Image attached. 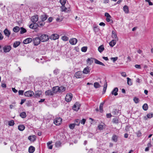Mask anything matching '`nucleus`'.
Wrapping results in <instances>:
<instances>
[{
    "label": "nucleus",
    "instance_id": "obj_1",
    "mask_svg": "<svg viewBox=\"0 0 153 153\" xmlns=\"http://www.w3.org/2000/svg\"><path fill=\"white\" fill-rule=\"evenodd\" d=\"M42 42H45L48 41L49 38L48 35L47 34H42L39 37Z\"/></svg>",
    "mask_w": 153,
    "mask_h": 153
},
{
    "label": "nucleus",
    "instance_id": "obj_2",
    "mask_svg": "<svg viewBox=\"0 0 153 153\" xmlns=\"http://www.w3.org/2000/svg\"><path fill=\"white\" fill-rule=\"evenodd\" d=\"M73 98V95L71 93L67 94L65 97V100L67 102H70Z\"/></svg>",
    "mask_w": 153,
    "mask_h": 153
},
{
    "label": "nucleus",
    "instance_id": "obj_3",
    "mask_svg": "<svg viewBox=\"0 0 153 153\" xmlns=\"http://www.w3.org/2000/svg\"><path fill=\"white\" fill-rule=\"evenodd\" d=\"M62 121V119L59 117L55 118L54 120V123L56 125L58 126L61 124Z\"/></svg>",
    "mask_w": 153,
    "mask_h": 153
},
{
    "label": "nucleus",
    "instance_id": "obj_4",
    "mask_svg": "<svg viewBox=\"0 0 153 153\" xmlns=\"http://www.w3.org/2000/svg\"><path fill=\"white\" fill-rule=\"evenodd\" d=\"M34 94L33 91L31 90L26 91L24 93V95L26 97H31Z\"/></svg>",
    "mask_w": 153,
    "mask_h": 153
},
{
    "label": "nucleus",
    "instance_id": "obj_5",
    "mask_svg": "<svg viewBox=\"0 0 153 153\" xmlns=\"http://www.w3.org/2000/svg\"><path fill=\"white\" fill-rule=\"evenodd\" d=\"M33 41L34 45L35 46H37L40 43L41 40L39 37H37L34 38Z\"/></svg>",
    "mask_w": 153,
    "mask_h": 153
},
{
    "label": "nucleus",
    "instance_id": "obj_6",
    "mask_svg": "<svg viewBox=\"0 0 153 153\" xmlns=\"http://www.w3.org/2000/svg\"><path fill=\"white\" fill-rule=\"evenodd\" d=\"M91 70L90 67L87 66L86 68H84L82 71L83 73L85 74H89Z\"/></svg>",
    "mask_w": 153,
    "mask_h": 153
},
{
    "label": "nucleus",
    "instance_id": "obj_7",
    "mask_svg": "<svg viewBox=\"0 0 153 153\" xmlns=\"http://www.w3.org/2000/svg\"><path fill=\"white\" fill-rule=\"evenodd\" d=\"M38 15H35L32 16L31 18V22L34 24H36V22L38 20Z\"/></svg>",
    "mask_w": 153,
    "mask_h": 153
},
{
    "label": "nucleus",
    "instance_id": "obj_8",
    "mask_svg": "<svg viewBox=\"0 0 153 153\" xmlns=\"http://www.w3.org/2000/svg\"><path fill=\"white\" fill-rule=\"evenodd\" d=\"M11 47L10 45H5L3 48L4 52L7 53L11 50Z\"/></svg>",
    "mask_w": 153,
    "mask_h": 153
},
{
    "label": "nucleus",
    "instance_id": "obj_9",
    "mask_svg": "<svg viewBox=\"0 0 153 153\" xmlns=\"http://www.w3.org/2000/svg\"><path fill=\"white\" fill-rule=\"evenodd\" d=\"M80 105L79 102H76L75 103L73 107V109L76 111H77L79 109Z\"/></svg>",
    "mask_w": 153,
    "mask_h": 153
},
{
    "label": "nucleus",
    "instance_id": "obj_10",
    "mask_svg": "<svg viewBox=\"0 0 153 153\" xmlns=\"http://www.w3.org/2000/svg\"><path fill=\"white\" fill-rule=\"evenodd\" d=\"M82 73L81 71H79L76 72L74 76L76 78H81L82 76Z\"/></svg>",
    "mask_w": 153,
    "mask_h": 153
},
{
    "label": "nucleus",
    "instance_id": "obj_11",
    "mask_svg": "<svg viewBox=\"0 0 153 153\" xmlns=\"http://www.w3.org/2000/svg\"><path fill=\"white\" fill-rule=\"evenodd\" d=\"M42 91H38L35 92V93H34V97L38 98L40 97L42 94Z\"/></svg>",
    "mask_w": 153,
    "mask_h": 153
},
{
    "label": "nucleus",
    "instance_id": "obj_12",
    "mask_svg": "<svg viewBox=\"0 0 153 153\" xmlns=\"http://www.w3.org/2000/svg\"><path fill=\"white\" fill-rule=\"evenodd\" d=\"M56 21L57 22H60L62 21L63 17L62 16L56 15Z\"/></svg>",
    "mask_w": 153,
    "mask_h": 153
},
{
    "label": "nucleus",
    "instance_id": "obj_13",
    "mask_svg": "<svg viewBox=\"0 0 153 153\" xmlns=\"http://www.w3.org/2000/svg\"><path fill=\"white\" fill-rule=\"evenodd\" d=\"M59 38V35L57 34H52L50 37L51 39L55 40L58 39Z\"/></svg>",
    "mask_w": 153,
    "mask_h": 153
},
{
    "label": "nucleus",
    "instance_id": "obj_14",
    "mask_svg": "<svg viewBox=\"0 0 153 153\" xmlns=\"http://www.w3.org/2000/svg\"><path fill=\"white\" fill-rule=\"evenodd\" d=\"M95 59H96L93 58H88L87 60V64L89 65H91L93 62L94 61Z\"/></svg>",
    "mask_w": 153,
    "mask_h": 153
},
{
    "label": "nucleus",
    "instance_id": "obj_15",
    "mask_svg": "<svg viewBox=\"0 0 153 153\" xmlns=\"http://www.w3.org/2000/svg\"><path fill=\"white\" fill-rule=\"evenodd\" d=\"M77 41V39L75 38L71 39L69 41L70 43L72 45H75Z\"/></svg>",
    "mask_w": 153,
    "mask_h": 153
},
{
    "label": "nucleus",
    "instance_id": "obj_16",
    "mask_svg": "<svg viewBox=\"0 0 153 153\" xmlns=\"http://www.w3.org/2000/svg\"><path fill=\"white\" fill-rule=\"evenodd\" d=\"M32 41V40L31 38H28L25 39L23 41V43L24 44H26L30 43Z\"/></svg>",
    "mask_w": 153,
    "mask_h": 153
},
{
    "label": "nucleus",
    "instance_id": "obj_17",
    "mask_svg": "<svg viewBox=\"0 0 153 153\" xmlns=\"http://www.w3.org/2000/svg\"><path fill=\"white\" fill-rule=\"evenodd\" d=\"M118 90V89L116 87L114 88L111 92V94L115 96L117 95H118L117 92Z\"/></svg>",
    "mask_w": 153,
    "mask_h": 153
},
{
    "label": "nucleus",
    "instance_id": "obj_18",
    "mask_svg": "<svg viewBox=\"0 0 153 153\" xmlns=\"http://www.w3.org/2000/svg\"><path fill=\"white\" fill-rule=\"evenodd\" d=\"M4 32L5 35L7 37H9L11 32L7 28H6L4 31Z\"/></svg>",
    "mask_w": 153,
    "mask_h": 153
},
{
    "label": "nucleus",
    "instance_id": "obj_19",
    "mask_svg": "<svg viewBox=\"0 0 153 153\" xmlns=\"http://www.w3.org/2000/svg\"><path fill=\"white\" fill-rule=\"evenodd\" d=\"M28 139L31 141H34L36 139V137L35 135L30 136L28 137Z\"/></svg>",
    "mask_w": 153,
    "mask_h": 153
},
{
    "label": "nucleus",
    "instance_id": "obj_20",
    "mask_svg": "<svg viewBox=\"0 0 153 153\" xmlns=\"http://www.w3.org/2000/svg\"><path fill=\"white\" fill-rule=\"evenodd\" d=\"M45 94L46 95H53V91L49 90L45 92Z\"/></svg>",
    "mask_w": 153,
    "mask_h": 153
},
{
    "label": "nucleus",
    "instance_id": "obj_21",
    "mask_svg": "<svg viewBox=\"0 0 153 153\" xmlns=\"http://www.w3.org/2000/svg\"><path fill=\"white\" fill-rule=\"evenodd\" d=\"M111 37L113 39H115L118 40V38L116 32L114 31H112Z\"/></svg>",
    "mask_w": 153,
    "mask_h": 153
},
{
    "label": "nucleus",
    "instance_id": "obj_22",
    "mask_svg": "<svg viewBox=\"0 0 153 153\" xmlns=\"http://www.w3.org/2000/svg\"><path fill=\"white\" fill-rule=\"evenodd\" d=\"M55 146L56 148H59L61 147V142L59 141H56L55 143Z\"/></svg>",
    "mask_w": 153,
    "mask_h": 153
},
{
    "label": "nucleus",
    "instance_id": "obj_23",
    "mask_svg": "<svg viewBox=\"0 0 153 153\" xmlns=\"http://www.w3.org/2000/svg\"><path fill=\"white\" fill-rule=\"evenodd\" d=\"M48 17V16L47 15L44 14L41 15V19L42 21L44 22L46 20Z\"/></svg>",
    "mask_w": 153,
    "mask_h": 153
},
{
    "label": "nucleus",
    "instance_id": "obj_24",
    "mask_svg": "<svg viewBox=\"0 0 153 153\" xmlns=\"http://www.w3.org/2000/svg\"><path fill=\"white\" fill-rule=\"evenodd\" d=\"M116 44V40L115 39H113L109 43L110 46L111 47H113Z\"/></svg>",
    "mask_w": 153,
    "mask_h": 153
},
{
    "label": "nucleus",
    "instance_id": "obj_25",
    "mask_svg": "<svg viewBox=\"0 0 153 153\" xmlns=\"http://www.w3.org/2000/svg\"><path fill=\"white\" fill-rule=\"evenodd\" d=\"M58 88L59 89V92H60L65 91L66 89L65 87L62 86H61L59 87H58Z\"/></svg>",
    "mask_w": 153,
    "mask_h": 153
},
{
    "label": "nucleus",
    "instance_id": "obj_26",
    "mask_svg": "<svg viewBox=\"0 0 153 153\" xmlns=\"http://www.w3.org/2000/svg\"><path fill=\"white\" fill-rule=\"evenodd\" d=\"M45 24V22H44L41 20V21L38 22L37 23H36V25L39 27H41L44 25Z\"/></svg>",
    "mask_w": 153,
    "mask_h": 153
},
{
    "label": "nucleus",
    "instance_id": "obj_27",
    "mask_svg": "<svg viewBox=\"0 0 153 153\" xmlns=\"http://www.w3.org/2000/svg\"><path fill=\"white\" fill-rule=\"evenodd\" d=\"M105 102L104 101L103 102L101 103L100 105L99 109L100 112H102L103 111V107L104 104L105 103Z\"/></svg>",
    "mask_w": 153,
    "mask_h": 153
},
{
    "label": "nucleus",
    "instance_id": "obj_28",
    "mask_svg": "<svg viewBox=\"0 0 153 153\" xmlns=\"http://www.w3.org/2000/svg\"><path fill=\"white\" fill-rule=\"evenodd\" d=\"M35 149V148L34 147L30 146L29 148L28 152L29 153H32L34 151Z\"/></svg>",
    "mask_w": 153,
    "mask_h": 153
},
{
    "label": "nucleus",
    "instance_id": "obj_29",
    "mask_svg": "<svg viewBox=\"0 0 153 153\" xmlns=\"http://www.w3.org/2000/svg\"><path fill=\"white\" fill-rule=\"evenodd\" d=\"M94 62L96 64L100 65L103 66H105V65L103 63L99 61L96 59H94Z\"/></svg>",
    "mask_w": 153,
    "mask_h": 153
},
{
    "label": "nucleus",
    "instance_id": "obj_30",
    "mask_svg": "<svg viewBox=\"0 0 153 153\" xmlns=\"http://www.w3.org/2000/svg\"><path fill=\"white\" fill-rule=\"evenodd\" d=\"M25 126L23 125H20L18 126V129L20 131H23L25 129Z\"/></svg>",
    "mask_w": 153,
    "mask_h": 153
},
{
    "label": "nucleus",
    "instance_id": "obj_31",
    "mask_svg": "<svg viewBox=\"0 0 153 153\" xmlns=\"http://www.w3.org/2000/svg\"><path fill=\"white\" fill-rule=\"evenodd\" d=\"M58 88V86H55L53 87L52 88V91L53 93H55L57 92H59V89Z\"/></svg>",
    "mask_w": 153,
    "mask_h": 153
},
{
    "label": "nucleus",
    "instance_id": "obj_32",
    "mask_svg": "<svg viewBox=\"0 0 153 153\" xmlns=\"http://www.w3.org/2000/svg\"><path fill=\"white\" fill-rule=\"evenodd\" d=\"M118 137L115 134H114L113 135L112 139V140L114 142H117V141Z\"/></svg>",
    "mask_w": 153,
    "mask_h": 153
},
{
    "label": "nucleus",
    "instance_id": "obj_33",
    "mask_svg": "<svg viewBox=\"0 0 153 153\" xmlns=\"http://www.w3.org/2000/svg\"><path fill=\"white\" fill-rule=\"evenodd\" d=\"M20 44L19 41H16L13 44V46L14 48H16L19 46Z\"/></svg>",
    "mask_w": 153,
    "mask_h": 153
},
{
    "label": "nucleus",
    "instance_id": "obj_34",
    "mask_svg": "<svg viewBox=\"0 0 153 153\" xmlns=\"http://www.w3.org/2000/svg\"><path fill=\"white\" fill-rule=\"evenodd\" d=\"M52 143V141H51L48 142L47 143V145L48 147V148L49 149H52L53 147V145H51V144Z\"/></svg>",
    "mask_w": 153,
    "mask_h": 153
},
{
    "label": "nucleus",
    "instance_id": "obj_35",
    "mask_svg": "<svg viewBox=\"0 0 153 153\" xmlns=\"http://www.w3.org/2000/svg\"><path fill=\"white\" fill-rule=\"evenodd\" d=\"M104 49V48L103 45H100L98 48V50L99 51L100 53L102 52Z\"/></svg>",
    "mask_w": 153,
    "mask_h": 153
},
{
    "label": "nucleus",
    "instance_id": "obj_36",
    "mask_svg": "<svg viewBox=\"0 0 153 153\" xmlns=\"http://www.w3.org/2000/svg\"><path fill=\"white\" fill-rule=\"evenodd\" d=\"M20 33L21 34H23L27 31L23 27H21L20 28Z\"/></svg>",
    "mask_w": 153,
    "mask_h": 153
},
{
    "label": "nucleus",
    "instance_id": "obj_37",
    "mask_svg": "<svg viewBox=\"0 0 153 153\" xmlns=\"http://www.w3.org/2000/svg\"><path fill=\"white\" fill-rule=\"evenodd\" d=\"M123 9L124 11L126 13H128L129 12L128 7L126 6H124L123 7Z\"/></svg>",
    "mask_w": 153,
    "mask_h": 153
},
{
    "label": "nucleus",
    "instance_id": "obj_38",
    "mask_svg": "<svg viewBox=\"0 0 153 153\" xmlns=\"http://www.w3.org/2000/svg\"><path fill=\"white\" fill-rule=\"evenodd\" d=\"M20 28L19 27L16 26L13 28V30L14 32L17 33L20 30Z\"/></svg>",
    "mask_w": 153,
    "mask_h": 153
},
{
    "label": "nucleus",
    "instance_id": "obj_39",
    "mask_svg": "<svg viewBox=\"0 0 153 153\" xmlns=\"http://www.w3.org/2000/svg\"><path fill=\"white\" fill-rule=\"evenodd\" d=\"M61 8L62 11L67 12L68 11L67 9L65 7L64 5H62L61 7Z\"/></svg>",
    "mask_w": 153,
    "mask_h": 153
},
{
    "label": "nucleus",
    "instance_id": "obj_40",
    "mask_svg": "<svg viewBox=\"0 0 153 153\" xmlns=\"http://www.w3.org/2000/svg\"><path fill=\"white\" fill-rule=\"evenodd\" d=\"M20 116L23 118H24L26 117V113L25 112H23L21 113L20 114Z\"/></svg>",
    "mask_w": 153,
    "mask_h": 153
},
{
    "label": "nucleus",
    "instance_id": "obj_41",
    "mask_svg": "<svg viewBox=\"0 0 153 153\" xmlns=\"http://www.w3.org/2000/svg\"><path fill=\"white\" fill-rule=\"evenodd\" d=\"M143 109L145 111H146L148 109V105L147 103L144 104L142 106Z\"/></svg>",
    "mask_w": 153,
    "mask_h": 153
},
{
    "label": "nucleus",
    "instance_id": "obj_42",
    "mask_svg": "<svg viewBox=\"0 0 153 153\" xmlns=\"http://www.w3.org/2000/svg\"><path fill=\"white\" fill-rule=\"evenodd\" d=\"M94 87L96 88H100V85L97 82H95L94 83Z\"/></svg>",
    "mask_w": 153,
    "mask_h": 153
},
{
    "label": "nucleus",
    "instance_id": "obj_43",
    "mask_svg": "<svg viewBox=\"0 0 153 153\" xmlns=\"http://www.w3.org/2000/svg\"><path fill=\"white\" fill-rule=\"evenodd\" d=\"M127 79L128 84L129 85H132V82L131 81V79L129 78V77H127Z\"/></svg>",
    "mask_w": 153,
    "mask_h": 153
},
{
    "label": "nucleus",
    "instance_id": "obj_44",
    "mask_svg": "<svg viewBox=\"0 0 153 153\" xmlns=\"http://www.w3.org/2000/svg\"><path fill=\"white\" fill-rule=\"evenodd\" d=\"M146 116L148 118H151L153 117V113H150L147 114Z\"/></svg>",
    "mask_w": 153,
    "mask_h": 153
},
{
    "label": "nucleus",
    "instance_id": "obj_45",
    "mask_svg": "<svg viewBox=\"0 0 153 153\" xmlns=\"http://www.w3.org/2000/svg\"><path fill=\"white\" fill-rule=\"evenodd\" d=\"M60 70L58 69H56L54 70L53 71V73L55 75H57L58 74H59V73Z\"/></svg>",
    "mask_w": 153,
    "mask_h": 153
},
{
    "label": "nucleus",
    "instance_id": "obj_46",
    "mask_svg": "<svg viewBox=\"0 0 153 153\" xmlns=\"http://www.w3.org/2000/svg\"><path fill=\"white\" fill-rule=\"evenodd\" d=\"M112 121L114 123L117 124L118 123V119L116 118L113 119Z\"/></svg>",
    "mask_w": 153,
    "mask_h": 153
},
{
    "label": "nucleus",
    "instance_id": "obj_47",
    "mask_svg": "<svg viewBox=\"0 0 153 153\" xmlns=\"http://www.w3.org/2000/svg\"><path fill=\"white\" fill-rule=\"evenodd\" d=\"M14 124V121L13 120H11L9 121L8 122V125L10 126H13Z\"/></svg>",
    "mask_w": 153,
    "mask_h": 153
},
{
    "label": "nucleus",
    "instance_id": "obj_48",
    "mask_svg": "<svg viewBox=\"0 0 153 153\" xmlns=\"http://www.w3.org/2000/svg\"><path fill=\"white\" fill-rule=\"evenodd\" d=\"M75 124L74 123L71 124L69 125V127L71 129H73L75 126Z\"/></svg>",
    "mask_w": 153,
    "mask_h": 153
},
{
    "label": "nucleus",
    "instance_id": "obj_49",
    "mask_svg": "<svg viewBox=\"0 0 153 153\" xmlns=\"http://www.w3.org/2000/svg\"><path fill=\"white\" fill-rule=\"evenodd\" d=\"M133 100L136 103H137L139 102V99L137 97H134L133 99Z\"/></svg>",
    "mask_w": 153,
    "mask_h": 153
},
{
    "label": "nucleus",
    "instance_id": "obj_50",
    "mask_svg": "<svg viewBox=\"0 0 153 153\" xmlns=\"http://www.w3.org/2000/svg\"><path fill=\"white\" fill-rule=\"evenodd\" d=\"M75 123L76 125L79 126L80 123V121L78 119H76L75 120Z\"/></svg>",
    "mask_w": 153,
    "mask_h": 153
},
{
    "label": "nucleus",
    "instance_id": "obj_51",
    "mask_svg": "<svg viewBox=\"0 0 153 153\" xmlns=\"http://www.w3.org/2000/svg\"><path fill=\"white\" fill-rule=\"evenodd\" d=\"M98 128L100 130H102L104 128L103 125L101 124L99 125L98 126Z\"/></svg>",
    "mask_w": 153,
    "mask_h": 153
},
{
    "label": "nucleus",
    "instance_id": "obj_52",
    "mask_svg": "<svg viewBox=\"0 0 153 153\" xmlns=\"http://www.w3.org/2000/svg\"><path fill=\"white\" fill-rule=\"evenodd\" d=\"M35 25H36V24H31L29 25V27L31 29H35L36 28V27H34Z\"/></svg>",
    "mask_w": 153,
    "mask_h": 153
},
{
    "label": "nucleus",
    "instance_id": "obj_53",
    "mask_svg": "<svg viewBox=\"0 0 153 153\" xmlns=\"http://www.w3.org/2000/svg\"><path fill=\"white\" fill-rule=\"evenodd\" d=\"M62 39L64 41H67L68 40V38L66 36H64L62 37Z\"/></svg>",
    "mask_w": 153,
    "mask_h": 153
},
{
    "label": "nucleus",
    "instance_id": "obj_54",
    "mask_svg": "<svg viewBox=\"0 0 153 153\" xmlns=\"http://www.w3.org/2000/svg\"><path fill=\"white\" fill-rule=\"evenodd\" d=\"M87 47H83L81 48V51L82 52H85L87 51Z\"/></svg>",
    "mask_w": 153,
    "mask_h": 153
},
{
    "label": "nucleus",
    "instance_id": "obj_55",
    "mask_svg": "<svg viewBox=\"0 0 153 153\" xmlns=\"http://www.w3.org/2000/svg\"><path fill=\"white\" fill-rule=\"evenodd\" d=\"M60 2L62 5H65L66 2V0H60Z\"/></svg>",
    "mask_w": 153,
    "mask_h": 153
},
{
    "label": "nucleus",
    "instance_id": "obj_56",
    "mask_svg": "<svg viewBox=\"0 0 153 153\" xmlns=\"http://www.w3.org/2000/svg\"><path fill=\"white\" fill-rule=\"evenodd\" d=\"M86 120L85 119H82V120L80 121L81 123V124H82L83 125L85 124V122H86Z\"/></svg>",
    "mask_w": 153,
    "mask_h": 153
},
{
    "label": "nucleus",
    "instance_id": "obj_57",
    "mask_svg": "<svg viewBox=\"0 0 153 153\" xmlns=\"http://www.w3.org/2000/svg\"><path fill=\"white\" fill-rule=\"evenodd\" d=\"M118 57H112L111 58V59L114 62L116 60H117Z\"/></svg>",
    "mask_w": 153,
    "mask_h": 153
},
{
    "label": "nucleus",
    "instance_id": "obj_58",
    "mask_svg": "<svg viewBox=\"0 0 153 153\" xmlns=\"http://www.w3.org/2000/svg\"><path fill=\"white\" fill-rule=\"evenodd\" d=\"M53 18L52 17H50L48 18V22H52L53 20Z\"/></svg>",
    "mask_w": 153,
    "mask_h": 153
},
{
    "label": "nucleus",
    "instance_id": "obj_59",
    "mask_svg": "<svg viewBox=\"0 0 153 153\" xmlns=\"http://www.w3.org/2000/svg\"><path fill=\"white\" fill-rule=\"evenodd\" d=\"M137 136L138 137H140L141 135V133L140 131H139L137 133Z\"/></svg>",
    "mask_w": 153,
    "mask_h": 153
},
{
    "label": "nucleus",
    "instance_id": "obj_60",
    "mask_svg": "<svg viewBox=\"0 0 153 153\" xmlns=\"http://www.w3.org/2000/svg\"><path fill=\"white\" fill-rule=\"evenodd\" d=\"M18 93L19 95H22L23 94L24 91L23 90H19Z\"/></svg>",
    "mask_w": 153,
    "mask_h": 153
},
{
    "label": "nucleus",
    "instance_id": "obj_61",
    "mask_svg": "<svg viewBox=\"0 0 153 153\" xmlns=\"http://www.w3.org/2000/svg\"><path fill=\"white\" fill-rule=\"evenodd\" d=\"M121 75L123 77H126V74L125 72H122L121 73Z\"/></svg>",
    "mask_w": 153,
    "mask_h": 153
},
{
    "label": "nucleus",
    "instance_id": "obj_62",
    "mask_svg": "<svg viewBox=\"0 0 153 153\" xmlns=\"http://www.w3.org/2000/svg\"><path fill=\"white\" fill-rule=\"evenodd\" d=\"M105 16L107 17H111V16L109 15V14L108 13H105Z\"/></svg>",
    "mask_w": 153,
    "mask_h": 153
},
{
    "label": "nucleus",
    "instance_id": "obj_63",
    "mask_svg": "<svg viewBox=\"0 0 153 153\" xmlns=\"http://www.w3.org/2000/svg\"><path fill=\"white\" fill-rule=\"evenodd\" d=\"M135 67L136 68L139 69H140L141 68L140 65H135Z\"/></svg>",
    "mask_w": 153,
    "mask_h": 153
},
{
    "label": "nucleus",
    "instance_id": "obj_64",
    "mask_svg": "<svg viewBox=\"0 0 153 153\" xmlns=\"http://www.w3.org/2000/svg\"><path fill=\"white\" fill-rule=\"evenodd\" d=\"M112 116L110 113L107 114H106V117L107 118H110Z\"/></svg>",
    "mask_w": 153,
    "mask_h": 153
}]
</instances>
